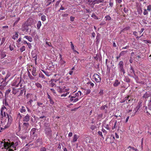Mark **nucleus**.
Instances as JSON below:
<instances>
[{
  "mask_svg": "<svg viewBox=\"0 0 151 151\" xmlns=\"http://www.w3.org/2000/svg\"><path fill=\"white\" fill-rule=\"evenodd\" d=\"M10 76V73H8L6 75V76L5 78V79H4V81H5V80L9 77Z\"/></svg>",
  "mask_w": 151,
  "mask_h": 151,
  "instance_id": "nucleus-42",
  "label": "nucleus"
},
{
  "mask_svg": "<svg viewBox=\"0 0 151 151\" xmlns=\"http://www.w3.org/2000/svg\"><path fill=\"white\" fill-rule=\"evenodd\" d=\"M130 29V27L129 26H127V27H125L124 28L122 31H126V30H129Z\"/></svg>",
  "mask_w": 151,
  "mask_h": 151,
  "instance_id": "nucleus-29",
  "label": "nucleus"
},
{
  "mask_svg": "<svg viewBox=\"0 0 151 151\" xmlns=\"http://www.w3.org/2000/svg\"><path fill=\"white\" fill-rule=\"evenodd\" d=\"M123 11L125 13H127L128 12V10L125 7L123 9Z\"/></svg>",
  "mask_w": 151,
  "mask_h": 151,
  "instance_id": "nucleus-48",
  "label": "nucleus"
},
{
  "mask_svg": "<svg viewBox=\"0 0 151 151\" xmlns=\"http://www.w3.org/2000/svg\"><path fill=\"white\" fill-rule=\"evenodd\" d=\"M9 126L8 125H6L5 126L4 128H3L2 127H1V129H6V128H7Z\"/></svg>",
  "mask_w": 151,
  "mask_h": 151,
  "instance_id": "nucleus-61",
  "label": "nucleus"
},
{
  "mask_svg": "<svg viewBox=\"0 0 151 151\" xmlns=\"http://www.w3.org/2000/svg\"><path fill=\"white\" fill-rule=\"evenodd\" d=\"M74 17H72V16H71L70 17V20L72 21L73 22L74 20Z\"/></svg>",
  "mask_w": 151,
  "mask_h": 151,
  "instance_id": "nucleus-59",
  "label": "nucleus"
},
{
  "mask_svg": "<svg viewBox=\"0 0 151 151\" xmlns=\"http://www.w3.org/2000/svg\"><path fill=\"white\" fill-rule=\"evenodd\" d=\"M18 34L17 33H16V34L13 36L12 38L15 40L16 38H18Z\"/></svg>",
  "mask_w": 151,
  "mask_h": 151,
  "instance_id": "nucleus-26",
  "label": "nucleus"
},
{
  "mask_svg": "<svg viewBox=\"0 0 151 151\" xmlns=\"http://www.w3.org/2000/svg\"><path fill=\"white\" fill-rule=\"evenodd\" d=\"M60 2V1H57L56 2L55 4V6L56 7H57L58 6Z\"/></svg>",
  "mask_w": 151,
  "mask_h": 151,
  "instance_id": "nucleus-50",
  "label": "nucleus"
},
{
  "mask_svg": "<svg viewBox=\"0 0 151 151\" xmlns=\"http://www.w3.org/2000/svg\"><path fill=\"white\" fill-rule=\"evenodd\" d=\"M120 84V82L118 80H116L115 81L113 84V86L114 87H117Z\"/></svg>",
  "mask_w": 151,
  "mask_h": 151,
  "instance_id": "nucleus-11",
  "label": "nucleus"
},
{
  "mask_svg": "<svg viewBox=\"0 0 151 151\" xmlns=\"http://www.w3.org/2000/svg\"><path fill=\"white\" fill-rule=\"evenodd\" d=\"M50 85L51 87H52L55 85V84L54 83H51Z\"/></svg>",
  "mask_w": 151,
  "mask_h": 151,
  "instance_id": "nucleus-64",
  "label": "nucleus"
},
{
  "mask_svg": "<svg viewBox=\"0 0 151 151\" xmlns=\"http://www.w3.org/2000/svg\"><path fill=\"white\" fill-rule=\"evenodd\" d=\"M27 45L28 46L29 48V49H31L32 47L31 44L29 43L28 44H27Z\"/></svg>",
  "mask_w": 151,
  "mask_h": 151,
  "instance_id": "nucleus-57",
  "label": "nucleus"
},
{
  "mask_svg": "<svg viewBox=\"0 0 151 151\" xmlns=\"http://www.w3.org/2000/svg\"><path fill=\"white\" fill-rule=\"evenodd\" d=\"M30 119V116L27 114L23 118V121L24 122H28Z\"/></svg>",
  "mask_w": 151,
  "mask_h": 151,
  "instance_id": "nucleus-7",
  "label": "nucleus"
},
{
  "mask_svg": "<svg viewBox=\"0 0 151 151\" xmlns=\"http://www.w3.org/2000/svg\"><path fill=\"white\" fill-rule=\"evenodd\" d=\"M144 108H145L144 111L146 113L147 115L149 116H151V107L144 106Z\"/></svg>",
  "mask_w": 151,
  "mask_h": 151,
  "instance_id": "nucleus-3",
  "label": "nucleus"
},
{
  "mask_svg": "<svg viewBox=\"0 0 151 151\" xmlns=\"http://www.w3.org/2000/svg\"><path fill=\"white\" fill-rule=\"evenodd\" d=\"M127 52V51H122L120 53V56H122L125 54Z\"/></svg>",
  "mask_w": 151,
  "mask_h": 151,
  "instance_id": "nucleus-30",
  "label": "nucleus"
},
{
  "mask_svg": "<svg viewBox=\"0 0 151 151\" xmlns=\"http://www.w3.org/2000/svg\"><path fill=\"white\" fill-rule=\"evenodd\" d=\"M18 83L19 82H18L17 78L13 81V82L12 83V86H16L17 87V85Z\"/></svg>",
  "mask_w": 151,
  "mask_h": 151,
  "instance_id": "nucleus-15",
  "label": "nucleus"
},
{
  "mask_svg": "<svg viewBox=\"0 0 151 151\" xmlns=\"http://www.w3.org/2000/svg\"><path fill=\"white\" fill-rule=\"evenodd\" d=\"M60 62L61 63V64L62 65H64L65 63V62L64 61H63V60H62V58H61V55H60Z\"/></svg>",
  "mask_w": 151,
  "mask_h": 151,
  "instance_id": "nucleus-18",
  "label": "nucleus"
},
{
  "mask_svg": "<svg viewBox=\"0 0 151 151\" xmlns=\"http://www.w3.org/2000/svg\"><path fill=\"white\" fill-rule=\"evenodd\" d=\"M18 145V142H16L15 143H14L13 142H11V145H14V146L16 147Z\"/></svg>",
  "mask_w": 151,
  "mask_h": 151,
  "instance_id": "nucleus-34",
  "label": "nucleus"
},
{
  "mask_svg": "<svg viewBox=\"0 0 151 151\" xmlns=\"http://www.w3.org/2000/svg\"><path fill=\"white\" fill-rule=\"evenodd\" d=\"M130 148L132 149L135 151H138V150L137 149L135 148L134 147H132L130 146H129L128 147V148Z\"/></svg>",
  "mask_w": 151,
  "mask_h": 151,
  "instance_id": "nucleus-40",
  "label": "nucleus"
},
{
  "mask_svg": "<svg viewBox=\"0 0 151 151\" xmlns=\"http://www.w3.org/2000/svg\"><path fill=\"white\" fill-rule=\"evenodd\" d=\"M124 81L127 83H129L130 82V79L128 77L126 76L125 77Z\"/></svg>",
  "mask_w": 151,
  "mask_h": 151,
  "instance_id": "nucleus-19",
  "label": "nucleus"
},
{
  "mask_svg": "<svg viewBox=\"0 0 151 151\" xmlns=\"http://www.w3.org/2000/svg\"><path fill=\"white\" fill-rule=\"evenodd\" d=\"M37 104L39 106H40L41 105H42L43 104L41 103L37 102Z\"/></svg>",
  "mask_w": 151,
  "mask_h": 151,
  "instance_id": "nucleus-60",
  "label": "nucleus"
},
{
  "mask_svg": "<svg viewBox=\"0 0 151 151\" xmlns=\"http://www.w3.org/2000/svg\"><path fill=\"white\" fill-rule=\"evenodd\" d=\"M36 71V68H33L32 71V74L33 76H35L37 75V73Z\"/></svg>",
  "mask_w": 151,
  "mask_h": 151,
  "instance_id": "nucleus-10",
  "label": "nucleus"
},
{
  "mask_svg": "<svg viewBox=\"0 0 151 151\" xmlns=\"http://www.w3.org/2000/svg\"><path fill=\"white\" fill-rule=\"evenodd\" d=\"M42 72L47 76H49V73L48 72L45 71L43 70H42Z\"/></svg>",
  "mask_w": 151,
  "mask_h": 151,
  "instance_id": "nucleus-44",
  "label": "nucleus"
},
{
  "mask_svg": "<svg viewBox=\"0 0 151 151\" xmlns=\"http://www.w3.org/2000/svg\"><path fill=\"white\" fill-rule=\"evenodd\" d=\"M46 151V148L45 147L41 148L40 149V151Z\"/></svg>",
  "mask_w": 151,
  "mask_h": 151,
  "instance_id": "nucleus-52",
  "label": "nucleus"
},
{
  "mask_svg": "<svg viewBox=\"0 0 151 151\" xmlns=\"http://www.w3.org/2000/svg\"><path fill=\"white\" fill-rule=\"evenodd\" d=\"M41 25V22L39 21L37 24V27L38 29H39Z\"/></svg>",
  "mask_w": 151,
  "mask_h": 151,
  "instance_id": "nucleus-20",
  "label": "nucleus"
},
{
  "mask_svg": "<svg viewBox=\"0 0 151 151\" xmlns=\"http://www.w3.org/2000/svg\"><path fill=\"white\" fill-rule=\"evenodd\" d=\"M10 144V146L9 147V151L13 150L12 149L10 148L11 147H12V149H14V150H16V147L15 146H14V145H11V143Z\"/></svg>",
  "mask_w": 151,
  "mask_h": 151,
  "instance_id": "nucleus-14",
  "label": "nucleus"
},
{
  "mask_svg": "<svg viewBox=\"0 0 151 151\" xmlns=\"http://www.w3.org/2000/svg\"><path fill=\"white\" fill-rule=\"evenodd\" d=\"M147 10L150 11L151 10V5H149L147 6Z\"/></svg>",
  "mask_w": 151,
  "mask_h": 151,
  "instance_id": "nucleus-45",
  "label": "nucleus"
},
{
  "mask_svg": "<svg viewBox=\"0 0 151 151\" xmlns=\"http://www.w3.org/2000/svg\"><path fill=\"white\" fill-rule=\"evenodd\" d=\"M10 143H9L8 142H5L4 145V147L6 148V147H8L7 148V149H8L10 145Z\"/></svg>",
  "mask_w": 151,
  "mask_h": 151,
  "instance_id": "nucleus-12",
  "label": "nucleus"
},
{
  "mask_svg": "<svg viewBox=\"0 0 151 151\" xmlns=\"http://www.w3.org/2000/svg\"><path fill=\"white\" fill-rule=\"evenodd\" d=\"M104 0H95L93 2H96L95 4H99V3L103 2Z\"/></svg>",
  "mask_w": 151,
  "mask_h": 151,
  "instance_id": "nucleus-25",
  "label": "nucleus"
},
{
  "mask_svg": "<svg viewBox=\"0 0 151 151\" xmlns=\"http://www.w3.org/2000/svg\"><path fill=\"white\" fill-rule=\"evenodd\" d=\"M91 17L96 19H98L97 17L94 14H93L92 15Z\"/></svg>",
  "mask_w": 151,
  "mask_h": 151,
  "instance_id": "nucleus-35",
  "label": "nucleus"
},
{
  "mask_svg": "<svg viewBox=\"0 0 151 151\" xmlns=\"http://www.w3.org/2000/svg\"><path fill=\"white\" fill-rule=\"evenodd\" d=\"M9 48L10 49V50H14V48L11 45H9Z\"/></svg>",
  "mask_w": 151,
  "mask_h": 151,
  "instance_id": "nucleus-62",
  "label": "nucleus"
},
{
  "mask_svg": "<svg viewBox=\"0 0 151 151\" xmlns=\"http://www.w3.org/2000/svg\"><path fill=\"white\" fill-rule=\"evenodd\" d=\"M78 138V137H77V135L76 134H75L74 136V137L73 139V142H75L77 140V139Z\"/></svg>",
  "mask_w": 151,
  "mask_h": 151,
  "instance_id": "nucleus-28",
  "label": "nucleus"
},
{
  "mask_svg": "<svg viewBox=\"0 0 151 151\" xmlns=\"http://www.w3.org/2000/svg\"><path fill=\"white\" fill-rule=\"evenodd\" d=\"M143 41L145 43H150V41H147V40H143Z\"/></svg>",
  "mask_w": 151,
  "mask_h": 151,
  "instance_id": "nucleus-55",
  "label": "nucleus"
},
{
  "mask_svg": "<svg viewBox=\"0 0 151 151\" xmlns=\"http://www.w3.org/2000/svg\"><path fill=\"white\" fill-rule=\"evenodd\" d=\"M4 109H6V108L4 106H3L2 107L1 110V115L3 116V110Z\"/></svg>",
  "mask_w": 151,
  "mask_h": 151,
  "instance_id": "nucleus-33",
  "label": "nucleus"
},
{
  "mask_svg": "<svg viewBox=\"0 0 151 151\" xmlns=\"http://www.w3.org/2000/svg\"><path fill=\"white\" fill-rule=\"evenodd\" d=\"M148 14V12L147 11V10L146 9H144V12H143V14L144 15L147 14Z\"/></svg>",
  "mask_w": 151,
  "mask_h": 151,
  "instance_id": "nucleus-49",
  "label": "nucleus"
},
{
  "mask_svg": "<svg viewBox=\"0 0 151 151\" xmlns=\"http://www.w3.org/2000/svg\"><path fill=\"white\" fill-rule=\"evenodd\" d=\"M104 94L103 90L101 89L99 92V94L100 96Z\"/></svg>",
  "mask_w": 151,
  "mask_h": 151,
  "instance_id": "nucleus-43",
  "label": "nucleus"
},
{
  "mask_svg": "<svg viewBox=\"0 0 151 151\" xmlns=\"http://www.w3.org/2000/svg\"><path fill=\"white\" fill-rule=\"evenodd\" d=\"M129 96H127V97H125L124 98V99L125 101H126V102L127 103H128V102H127V100H128V99H129V100L128 101V102H129V101H130V99H129Z\"/></svg>",
  "mask_w": 151,
  "mask_h": 151,
  "instance_id": "nucleus-27",
  "label": "nucleus"
},
{
  "mask_svg": "<svg viewBox=\"0 0 151 151\" xmlns=\"http://www.w3.org/2000/svg\"><path fill=\"white\" fill-rule=\"evenodd\" d=\"M41 19L42 21H45L46 20V16L44 15L42 16L41 17Z\"/></svg>",
  "mask_w": 151,
  "mask_h": 151,
  "instance_id": "nucleus-36",
  "label": "nucleus"
},
{
  "mask_svg": "<svg viewBox=\"0 0 151 151\" xmlns=\"http://www.w3.org/2000/svg\"><path fill=\"white\" fill-rule=\"evenodd\" d=\"M88 83V84H90V85L92 87H93V86H94V84H93V83H92L91 82H89Z\"/></svg>",
  "mask_w": 151,
  "mask_h": 151,
  "instance_id": "nucleus-58",
  "label": "nucleus"
},
{
  "mask_svg": "<svg viewBox=\"0 0 151 151\" xmlns=\"http://www.w3.org/2000/svg\"><path fill=\"white\" fill-rule=\"evenodd\" d=\"M85 91H86V92H85L86 94H88L91 92V90L89 89L86 90Z\"/></svg>",
  "mask_w": 151,
  "mask_h": 151,
  "instance_id": "nucleus-46",
  "label": "nucleus"
},
{
  "mask_svg": "<svg viewBox=\"0 0 151 151\" xmlns=\"http://www.w3.org/2000/svg\"><path fill=\"white\" fill-rule=\"evenodd\" d=\"M117 124V121H116L114 123V127H113L112 128V129H115L116 128L117 126L116 125Z\"/></svg>",
  "mask_w": 151,
  "mask_h": 151,
  "instance_id": "nucleus-47",
  "label": "nucleus"
},
{
  "mask_svg": "<svg viewBox=\"0 0 151 151\" xmlns=\"http://www.w3.org/2000/svg\"><path fill=\"white\" fill-rule=\"evenodd\" d=\"M39 77L43 79H45V78L44 76L42 73H40L39 74Z\"/></svg>",
  "mask_w": 151,
  "mask_h": 151,
  "instance_id": "nucleus-38",
  "label": "nucleus"
},
{
  "mask_svg": "<svg viewBox=\"0 0 151 151\" xmlns=\"http://www.w3.org/2000/svg\"><path fill=\"white\" fill-rule=\"evenodd\" d=\"M36 85L37 86V87L39 88H41L42 86V85L39 83H36Z\"/></svg>",
  "mask_w": 151,
  "mask_h": 151,
  "instance_id": "nucleus-41",
  "label": "nucleus"
},
{
  "mask_svg": "<svg viewBox=\"0 0 151 151\" xmlns=\"http://www.w3.org/2000/svg\"><path fill=\"white\" fill-rule=\"evenodd\" d=\"M7 117L8 118V122L10 123L12 121L11 116H10V117L9 115H8L7 114Z\"/></svg>",
  "mask_w": 151,
  "mask_h": 151,
  "instance_id": "nucleus-24",
  "label": "nucleus"
},
{
  "mask_svg": "<svg viewBox=\"0 0 151 151\" xmlns=\"http://www.w3.org/2000/svg\"><path fill=\"white\" fill-rule=\"evenodd\" d=\"M98 133L99 134V135H100L102 137H103V135H102V132H101L99 131L98 132Z\"/></svg>",
  "mask_w": 151,
  "mask_h": 151,
  "instance_id": "nucleus-63",
  "label": "nucleus"
},
{
  "mask_svg": "<svg viewBox=\"0 0 151 151\" xmlns=\"http://www.w3.org/2000/svg\"><path fill=\"white\" fill-rule=\"evenodd\" d=\"M29 125V123H28L24 122L23 124V129L26 130L28 129Z\"/></svg>",
  "mask_w": 151,
  "mask_h": 151,
  "instance_id": "nucleus-6",
  "label": "nucleus"
},
{
  "mask_svg": "<svg viewBox=\"0 0 151 151\" xmlns=\"http://www.w3.org/2000/svg\"><path fill=\"white\" fill-rule=\"evenodd\" d=\"M22 109H21L20 110V111L21 113H22L23 112H25L26 111V110L25 109V107L24 106H22Z\"/></svg>",
  "mask_w": 151,
  "mask_h": 151,
  "instance_id": "nucleus-31",
  "label": "nucleus"
},
{
  "mask_svg": "<svg viewBox=\"0 0 151 151\" xmlns=\"http://www.w3.org/2000/svg\"><path fill=\"white\" fill-rule=\"evenodd\" d=\"M55 0H47V6H48L50 5L52 2H53L55 1Z\"/></svg>",
  "mask_w": 151,
  "mask_h": 151,
  "instance_id": "nucleus-21",
  "label": "nucleus"
},
{
  "mask_svg": "<svg viewBox=\"0 0 151 151\" xmlns=\"http://www.w3.org/2000/svg\"><path fill=\"white\" fill-rule=\"evenodd\" d=\"M108 59H106V65L107 68V70L108 72H109L110 71V68L109 67L108 65L107 64V63Z\"/></svg>",
  "mask_w": 151,
  "mask_h": 151,
  "instance_id": "nucleus-16",
  "label": "nucleus"
},
{
  "mask_svg": "<svg viewBox=\"0 0 151 151\" xmlns=\"http://www.w3.org/2000/svg\"><path fill=\"white\" fill-rule=\"evenodd\" d=\"M106 107V108H107V106L106 105H105L103 106H101V109L102 110L105 109Z\"/></svg>",
  "mask_w": 151,
  "mask_h": 151,
  "instance_id": "nucleus-39",
  "label": "nucleus"
},
{
  "mask_svg": "<svg viewBox=\"0 0 151 151\" xmlns=\"http://www.w3.org/2000/svg\"><path fill=\"white\" fill-rule=\"evenodd\" d=\"M45 133L46 135L49 137H51L52 136V131L50 128L49 127H47L45 129Z\"/></svg>",
  "mask_w": 151,
  "mask_h": 151,
  "instance_id": "nucleus-2",
  "label": "nucleus"
},
{
  "mask_svg": "<svg viewBox=\"0 0 151 151\" xmlns=\"http://www.w3.org/2000/svg\"><path fill=\"white\" fill-rule=\"evenodd\" d=\"M130 72L131 74L132 73H135V71L134 70L133 68L131 65Z\"/></svg>",
  "mask_w": 151,
  "mask_h": 151,
  "instance_id": "nucleus-17",
  "label": "nucleus"
},
{
  "mask_svg": "<svg viewBox=\"0 0 151 151\" xmlns=\"http://www.w3.org/2000/svg\"><path fill=\"white\" fill-rule=\"evenodd\" d=\"M76 98V96H71L70 99V101H73V102H75L78 100V98Z\"/></svg>",
  "mask_w": 151,
  "mask_h": 151,
  "instance_id": "nucleus-9",
  "label": "nucleus"
},
{
  "mask_svg": "<svg viewBox=\"0 0 151 151\" xmlns=\"http://www.w3.org/2000/svg\"><path fill=\"white\" fill-rule=\"evenodd\" d=\"M150 96V94L149 93H146L143 96V97L144 98H145V99L148 98Z\"/></svg>",
  "mask_w": 151,
  "mask_h": 151,
  "instance_id": "nucleus-22",
  "label": "nucleus"
},
{
  "mask_svg": "<svg viewBox=\"0 0 151 151\" xmlns=\"http://www.w3.org/2000/svg\"><path fill=\"white\" fill-rule=\"evenodd\" d=\"M119 72L121 73H122L123 75L125 73L124 67V63L122 61H120L119 64Z\"/></svg>",
  "mask_w": 151,
  "mask_h": 151,
  "instance_id": "nucleus-1",
  "label": "nucleus"
},
{
  "mask_svg": "<svg viewBox=\"0 0 151 151\" xmlns=\"http://www.w3.org/2000/svg\"><path fill=\"white\" fill-rule=\"evenodd\" d=\"M142 102L141 101H139L138 103V105H137L136 108L134 109V111H135V112L134 113V114H136V113L137 111L139 109L140 106H142L141 105Z\"/></svg>",
  "mask_w": 151,
  "mask_h": 151,
  "instance_id": "nucleus-5",
  "label": "nucleus"
},
{
  "mask_svg": "<svg viewBox=\"0 0 151 151\" xmlns=\"http://www.w3.org/2000/svg\"><path fill=\"white\" fill-rule=\"evenodd\" d=\"M96 127L93 125H92L91 127V129L92 130H93Z\"/></svg>",
  "mask_w": 151,
  "mask_h": 151,
  "instance_id": "nucleus-53",
  "label": "nucleus"
},
{
  "mask_svg": "<svg viewBox=\"0 0 151 151\" xmlns=\"http://www.w3.org/2000/svg\"><path fill=\"white\" fill-rule=\"evenodd\" d=\"M93 77H94V78L95 81L96 82L98 83L101 82V79L100 76L97 74H95L93 75Z\"/></svg>",
  "mask_w": 151,
  "mask_h": 151,
  "instance_id": "nucleus-4",
  "label": "nucleus"
},
{
  "mask_svg": "<svg viewBox=\"0 0 151 151\" xmlns=\"http://www.w3.org/2000/svg\"><path fill=\"white\" fill-rule=\"evenodd\" d=\"M6 54L4 53H2L1 54V57L2 58H4L6 56Z\"/></svg>",
  "mask_w": 151,
  "mask_h": 151,
  "instance_id": "nucleus-51",
  "label": "nucleus"
},
{
  "mask_svg": "<svg viewBox=\"0 0 151 151\" xmlns=\"http://www.w3.org/2000/svg\"><path fill=\"white\" fill-rule=\"evenodd\" d=\"M50 103L51 104L53 105L54 104V102H53L52 99H50Z\"/></svg>",
  "mask_w": 151,
  "mask_h": 151,
  "instance_id": "nucleus-54",
  "label": "nucleus"
},
{
  "mask_svg": "<svg viewBox=\"0 0 151 151\" xmlns=\"http://www.w3.org/2000/svg\"><path fill=\"white\" fill-rule=\"evenodd\" d=\"M135 80H136V82L137 83H139V78H138V76L137 77H136V78H135Z\"/></svg>",
  "mask_w": 151,
  "mask_h": 151,
  "instance_id": "nucleus-56",
  "label": "nucleus"
},
{
  "mask_svg": "<svg viewBox=\"0 0 151 151\" xmlns=\"http://www.w3.org/2000/svg\"><path fill=\"white\" fill-rule=\"evenodd\" d=\"M24 38H26L30 42H31L32 41V37L30 36H25Z\"/></svg>",
  "mask_w": 151,
  "mask_h": 151,
  "instance_id": "nucleus-13",
  "label": "nucleus"
},
{
  "mask_svg": "<svg viewBox=\"0 0 151 151\" xmlns=\"http://www.w3.org/2000/svg\"><path fill=\"white\" fill-rule=\"evenodd\" d=\"M17 80L18 81V82H19V83L17 85V87H18L19 86V85L20 87H22V83H21L23 82V81L21 79H19V78H17Z\"/></svg>",
  "mask_w": 151,
  "mask_h": 151,
  "instance_id": "nucleus-8",
  "label": "nucleus"
},
{
  "mask_svg": "<svg viewBox=\"0 0 151 151\" xmlns=\"http://www.w3.org/2000/svg\"><path fill=\"white\" fill-rule=\"evenodd\" d=\"M25 46H22L20 49V50L21 52H22L23 51H25Z\"/></svg>",
  "mask_w": 151,
  "mask_h": 151,
  "instance_id": "nucleus-32",
  "label": "nucleus"
},
{
  "mask_svg": "<svg viewBox=\"0 0 151 151\" xmlns=\"http://www.w3.org/2000/svg\"><path fill=\"white\" fill-rule=\"evenodd\" d=\"M28 76L29 77L30 79L31 80H34L35 78L33 77L30 74L29 72V75Z\"/></svg>",
  "mask_w": 151,
  "mask_h": 151,
  "instance_id": "nucleus-37",
  "label": "nucleus"
},
{
  "mask_svg": "<svg viewBox=\"0 0 151 151\" xmlns=\"http://www.w3.org/2000/svg\"><path fill=\"white\" fill-rule=\"evenodd\" d=\"M105 18H106V21H109L111 19V18L109 15L106 16L105 17Z\"/></svg>",
  "mask_w": 151,
  "mask_h": 151,
  "instance_id": "nucleus-23",
  "label": "nucleus"
}]
</instances>
